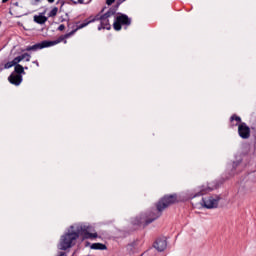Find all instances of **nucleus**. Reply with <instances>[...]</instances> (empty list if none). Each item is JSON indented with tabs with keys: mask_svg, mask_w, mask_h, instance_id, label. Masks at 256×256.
Returning <instances> with one entry per match:
<instances>
[{
	"mask_svg": "<svg viewBox=\"0 0 256 256\" xmlns=\"http://www.w3.org/2000/svg\"><path fill=\"white\" fill-rule=\"evenodd\" d=\"M7 1H9V0H2V3H7Z\"/></svg>",
	"mask_w": 256,
	"mask_h": 256,
	"instance_id": "22",
	"label": "nucleus"
},
{
	"mask_svg": "<svg viewBox=\"0 0 256 256\" xmlns=\"http://www.w3.org/2000/svg\"><path fill=\"white\" fill-rule=\"evenodd\" d=\"M120 1V3H123L125 0H119Z\"/></svg>",
	"mask_w": 256,
	"mask_h": 256,
	"instance_id": "23",
	"label": "nucleus"
},
{
	"mask_svg": "<svg viewBox=\"0 0 256 256\" xmlns=\"http://www.w3.org/2000/svg\"><path fill=\"white\" fill-rule=\"evenodd\" d=\"M48 3H55V0H47Z\"/></svg>",
	"mask_w": 256,
	"mask_h": 256,
	"instance_id": "19",
	"label": "nucleus"
},
{
	"mask_svg": "<svg viewBox=\"0 0 256 256\" xmlns=\"http://www.w3.org/2000/svg\"><path fill=\"white\" fill-rule=\"evenodd\" d=\"M58 30H59V31H65V25H64V24H61V25L58 27Z\"/></svg>",
	"mask_w": 256,
	"mask_h": 256,
	"instance_id": "16",
	"label": "nucleus"
},
{
	"mask_svg": "<svg viewBox=\"0 0 256 256\" xmlns=\"http://www.w3.org/2000/svg\"><path fill=\"white\" fill-rule=\"evenodd\" d=\"M15 73H12L9 77H8V81H10V83L12 85H21L22 81H23V76H21V73H25V68L21 65V64H16L15 68H14Z\"/></svg>",
	"mask_w": 256,
	"mask_h": 256,
	"instance_id": "5",
	"label": "nucleus"
},
{
	"mask_svg": "<svg viewBox=\"0 0 256 256\" xmlns=\"http://www.w3.org/2000/svg\"><path fill=\"white\" fill-rule=\"evenodd\" d=\"M129 27L131 25V18L125 14H118L115 16L114 23H113V28L115 31H121V27Z\"/></svg>",
	"mask_w": 256,
	"mask_h": 256,
	"instance_id": "6",
	"label": "nucleus"
},
{
	"mask_svg": "<svg viewBox=\"0 0 256 256\" xmlns=\"http://www.w3.org/2000/svg\"><path fill=\"white\" fill-rule=\"evenodd\" d=\"M19 64V62L15 61V58L10 61V62H7L5 65H4V69H11V67H15V65Z\"/></svg>",
	"mask_w": 256,
	"mask_h": 256,
	"instance_id": "12",
	"label": "nucleus"
},
{
	"mask_svg": "<svg viewBox=\"0 0 256 256\" xmlns=\"http://www.w3.org/2000/svg\"><path fill=\"white\" fill-rule=\"evenodd\" d=\"M23 60L31 61V54H29V53H24V54H22V55H20V56H17V57L15 58V61L18 62V63H21V61H23Z\"/></svg>",
	"mask_w": 256,
	"mask_h": 256,
	"instance_id": "9",
	"label": "nucleus"
},
{
	"mask_svg": "<svg viewBox=\"0 0 256 256\" xmlns=\"http://www.w3.org/2000/svg\"><path fill=\"white\" fill-rule=\"evenodd\" d=\"M115 15V10H109L107 13L103 15H96L94 18H88L84 20L82 24L77 23L76 29L72 30L65 36H60L57 40L54 41H43L41 43H37L33 46L26 47V51H39V49H45V47H53V45H59V43L63 42L65 39H69L71 35H75L79 29H83L89 25V23H95V21H100V26L98 27V31L101 29H111V24H109V18Z\"/></svg>",
	"mask_w": 256,
	"mask_h": 256,
	"instance_id": "1",
	"label": "nucleus"
},
{
	"mask_svg": "<svg viewBox=\"0 0 256 256\" xmlns=\"http://www.w3.org/2000/svg\"><path fill=\"white\" fill-rule=\"evenodd\" d=\"M176 201L177 195L164 196L157 204V213L142 215L140 219L137 220L136 225H143V223L145 225H149V223H153L155 219H158L161 216V211H163V209H167L169 205H173V203H176Z\"/></svg>",
	"mask_w": 256,
	"mask_h": 256,
	"instance_id": "3",
	"label": "nucleus"
},
{
	"mask_svg": "<svg viewBox=\"0 0 256 256\" xmlns=\"http://www.w3.org/2000/svg\"><path fill=\"white\" fill-rule=\"evenodd\" d=\"M85 0H78V3L83 4Z\"/></svg>",
	"mask_w": 256,
	"mask_h": 256,
	"instance_id": "20",
	"label": "nucleus"
},
{
	"mask_svg": "<svg viewBox=\"0 0 256 256\" xmlns=\"http://www.w3.org/2000/svg\"><path fill=\"white\" fill-rule=\"evenodd\" d=\"M57 3H61L62 6L65 5V3L62 0H58Z\"/></svg>",
	"mask_w": 256,
	"mask_h": 256,
	"instance_id": "18",
	"label": "nucleus"
},
{
	"mask_svg": "<svg viewBox=\"0 0 256 256\" xmlns=\"http://www.w3.org/2000/svg\"><path fill=\"white\" fill-rule=\"evenodd\" d=\"M220 199L221 198L219 196H210L203 198L202 203L206 209H216V207L219 205Z\"/></svg>",
	"mask_w": 256,
	"mask_h": 256,
	"instance_id": "7",
	"label": "nucleus"
},
{
	"mask_svg": "<svg viewBox=\"0 0 256 256\" xmlns=\"http://www.w3.org/2000/svg\"><path fill=\"white\" fill-rule=\"evenodd\" d=\"M154 248L157 249V251H165V249H167V241L165 239L156 240Z\"/></svg>",
	"mask_w": 256,
	"mask_h": 256,
	"instance_id": "8",
	"label": "nucleus"
},
{
	"mask_svg": "<svg viewBox=\"0 0 256 256\" xmlns=\"http://www.w3.org/2000/svg\"><path fill=\"white\" fill-rule=\"evenodd\" d=\"M231 123L234 126L238 125V133L242 139H249V137H251V129L247 124L241 123V117L236 115L232 116Z\"/></svg>",
	"mask_w": 256,
	"mask_h": 256,
	"instance_id": "4",
	"label": "nucleus"
},
{
	"mask_svg": "<svg viewBox=\"0 0 256 256\" xmlns=\"http://www.w3.org/2000/svg\"><path fill=\"white\" fill-rule=\"evenodd\" d=\"M91 249L104 251V249H107V246H105V244H101V243H94L91 245Z\"/></svg>",
	"mask_w": 256,
	"mask_h": 256,
	"instance_id": "11",
	"label": "nucleus"
},
{
	"mask_svg": "<svg viewBox=\"0 0 256 256\" xmlns=\"http://www.w3.org/2000/svg\"><path fill=\"white\" fill-rule=\"evenodd\" d=\"M82 235L84 239H97L95 228L85 224H75L70 227V230L65 235L61 236L58 248L61 251H67L75 245V241Z\"/></svg>",
	"mask_w": 256,
	"mask_h": 256,
	"instance_id": "2",
	"label": "nucleus"
},
{
	"mask_svg": "<svg viewBox=\"0 0 256 256\" xmlns=\"http://www.w3.org/2000/svg\"><path fill=\"white\" fill-rule=\"evenodd\" d=\"M33 63H35V65H37V67H39V62L34 61Z\"/></svg>",
	"mask_w": 256,
	"mask_h": 256,
	"instance_id": "21",
	"label": "nucleus"
},
{
	"mask_svg": "<svg viewBox=\"0 0 256 256\" xmlns=\"http://www.w3.org/2000/svg\"><path fill=\"white\" fill-rule=\"evenodd\" d=\"M43 0H32V3L34 5H39V3H42Z\"/></svg>",
	"mask_w": 256,
	"mask_h": 256,
	"instance_id": "14",
	"label": "nucleus"
},
{
	"mask_svg": "<svg viewBox=\"0 0 256 256\" xmlns=\"http://www.w3.org/2000/svg\"><path fill=\"white\" fill-rule=\"evenodd\" d=\"M205 193H207V190L203 189L197 195H205Z\"/></svg>",
	"mask_w": 256,
	"mask_h": 256,
	"instance_id": "17",
	"label": "nucleus"
},
{
	"mask_svg": "<svg viewBox=\"0 0 256 256\" xmlns=\"http://www.w3.org/2000/svg\"><path fill=\"white\" fill-rule=\"evenodd\" d=\"M58 11H59V8L54 7V8L50 11L49 17H55V16L57 15Z\"/></svg>",
	"mask_w": 256,
	"mask_h": 256,
	"instance_id": "13",
	"label": "nucleus"
},
{
	"mask_svg": "<svg viewBox=\"0 0 256 256\" xmlns=\"http://www.w3.org/2000/svg\"><path fill=\"white\" fill-rule=\"evenodd\" d=\"M34 21H35V23H38L39 25H43V24L47 23V17H45L43 15L34 16Z\"/></svg>",
	"mask_w": 256,
	"mask_h": 256,
	"instance_id": "10",
	"label": "nucleus"
},
{
	"mask_svg": "<svg viewBox=\"0 0 256 256\" xmlns=\"http://www.w3.org/2000/svg\"><path fill=\"white\" fill-rule=\"evenodd\" d=\"M208 191H211V188H208Z\"/></svg>",
	"mask_w": 256,
	"mask_h": 256,
	"instance_id": "24",
	"label": "nucleus"
},
{
	"mask_svg": "<svg viewBox=\"0 0 256 256\" xmlns=\"http://www.w3.org/2000/svg\"><path fill=\"white\" fill-rule=\"evenodd\" d=\"M115 3V0H106V5H113Z\"/></svg>",
	"mask_w": 256,
	"mask_h": 256,
	"instance_id": "15",
	"label": "nucleus"
}]
</instances>
